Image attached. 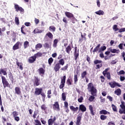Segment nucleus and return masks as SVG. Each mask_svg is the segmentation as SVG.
I'll return each instance as SVG.
<instances>
[{
    "mask_svg": "<svg viewBox=\"0 0 125 125\" xmlns=\"http://www.w3.org/2000/svg\"><path fill=\"white\" fill-rule=\"evenodd\" d=\"M72 50V46L71 45H69L67 47H65V51L66 53L68 54H70V51Z\"/></svg>",
    "mask_w": 125,
    "mask_h": 125,
    "instance_id": "nucleus-21",
    "label": "nucleus"
},
{
    "mask_svg": "<svg viewBox=\"0 0 125 125\" xmlns=\"http://www.w3.org/2000/svg\"><path fill=\"white\" fill-rule=\"evenodd\" d=\"M53 58H52V57L50 58L48 60V64L50 66H51V64H52V63H53Z\"/></svg>",
    "mask_w": 125,
    "mask_h": 125,
    "instance_id": "nucleus-40",
    "label": "nucleus"
},
{
    "mask_svg": "<svg viewBox=\"0 0 125 125\" xmlns=\"http://www.w3.org/2000/svg\"><path fill=\"white\" fill-rule=\"evenodd\" d=\"M119 33H123V32H125V28L119 29Z\"/></svg>",
    "mask_w": 125,
    "mask_h": 125,
    "instance_id": "nucleus-64",
    "label": "nucleus"
},
{
    "mask_svg": "<svg viewBox=\"0 0 125 125\" xmlns=\"http://www.w3.org/2000/svg\"><path fill=\"white\" fill-rule=\"evenodd\" d=\"M107 47L106 46H101V49L99 51V52H101V51H104V50H106Z\"/></svg>",
    "mask_w": 125,
    "mask_h": 125,
    "instance_id": "nucleus-49",
    "label": "nucleus"
},
{
    "mask_svg": "<svg viewBox=\"0 0 125 125\" xmlns=\"http://www.w3.org/2000/svg\"><path fill=\"white\" fill-rule=\"evenodd\" d=\"M74 83L76 84L77 83V82L79 81V79H78V75L77 74L74 75Z\"/></svg>",
    "mask_w": 125,
    "mask_h": 125,
    "instance_id": "nucleus-47",
    "label": "nucleus"
},
{
    "mask_svg": "<svg viewBox=\"0 0 125 125\" xmlns=\"http://www.w3.org/2000/svg\"><path fill=\"white\" fill-rule=\"evenodd\" d=\"M19 45H22V42H17L16 44L13 46V50H16L17 49H19Z\"/></svg>",
    "mask_w": 125,
    "mask_h": 125,
    "instance_id": "nucleus-13",
    "label": "nucleus"
},
{
    "mask_svg": "<svg viewBox=\"0 0 125 125\" xmlns=\"http://www.w3.org/2000/svg\"><path fill=\"white\" fill-rule=\"evenodd\" d=\"M42 88H36L35 91L34 92V94L38 96L39 95H41L42 93Z\"/></svg>",
    "mask_w": 125,
    "mask_h": 125,
    "instance_id": "nucleus-11",
    "label": "nucleus"
},
{
    "mask_svg": "<svg viewBox=\"0 0 125 125\" xmlns=\"http://www.w3.org/2000/svg\"><path fill=\"white\" fill-rule=\"evenodd\" d=\"M43 46L45 48H49L50 47V45H49L48 43H45Z\"/></svg>",
    "mask_w": 125,
    "mask_h": 125,
    "instance_id": "nucleus-62",
    "label": "nucleus"
},
{
    "mask_svg": "<svg viewBox=\"0 0 125 125\" xmlns=\"http://www.w3.org/2000/svg\"><path fill=\"white\" fill-rule=\"evenodd\" d=\"M1 74H3L4 76H6V75H7V72H6V71L4 70L3 69H1L0 70V75H1Z\"/></svg>",
    "mask_w": 125,
    "mask_h": 125,
    "instance_id": "nucleus-37",
    "label": "nucleus"
},
{
    "mask_svg": "<svg viewBox=\"0 0 125 125\" xmlns=\"http://www.w3.org/2000/svg\"><path fill=\"white\" fill-rule=\"evenodd\" d=\"M83 115L82 114L79 115L77 118H76V125H82V116Z\"/></svg>",
    "mask_w": 125,
    "mask_h": 125,
    "instance_id": "nucleus-12",
    "label": "nucleus"
},
{
    "mask_svg": "<svg viewBox=\"0 0 125 125\" xmlns=\"http://www.w3.org/2000/svg\"><path fill=\"white\" fill-rule=\"evenodd\" d=\"M95 13L97 14V15H103L104 14V11L101 10H99V11L95 12Z\"/></svg>",
    "mask_w": 125,
    "mask_h": 125,
    "instance_id": "nucleus-31",
    "label": "nucleus"
},
{
    "mask_svg": "<svg viewBox=\"0 0 125 125\" xmlns=\"http://www.w3.org/2000/svg\"><path fill=\"white\" fill-rule=\"evenodd\" d=\"M66 83V76L64 75L61 78V84L59 86L60 89H62L64 90L63 87L65 86V83Z\"/></svg>",
    "mask_w": 125,
    "mask_h": 125,
    "instance_id": "nucleus-3",
    "label": "nucleus"
},
{
    "mask_svg": "<svg viewBox=\"0 0 125 125\" xmlns=\"http://www.w3.org/2000/svg\"><path fill=\"white\" fill-rule=\"evenodd\" d=\"M38 71L40 75H44V73H45V69L41 67L38 69Z\"/></svg>",
    "mask_w": 125,
    "mask_h": 125,
    "instance_id": "nucleus-26",
    "label": "nucleus"
},
{
    "mask_svg": "<svg viewBox=\"0 0 125 125\" xmlns=\"http://www.w3.org/2000/svg\"><path fill=\"white\" fill-rule=\"evenodd\" d=\"M29 42L25 41L24 42L23 46H24V49H26V48H27V47H28V46H29Z\"/></svg>",
    "mask_w": 125,
    "mask_h": 125,
    "instance_id": "nucleus-38",
    "label": "nucleus"
},
{
    "mask_svg": "<svg viewBox=\"0 0 125 125\" xmlns=\"http://www.w3.org/2000/svg\"><path fill=\"white\" fill-rule=\"evenodd\" d=\"M34 56L36 58L37 57H42V53H41L40 52H38L37 53L35 54Z\"/></svg>",
    "mask_w": 125,
    "mask_h": 125,
    "instance_id": "nucleus-35",
    "label": "nucleus"
},
{
    "mask_svg": "<svg viewBox=\"0 0 125 125\" xmlns=\"http://www.w3.org/2000/svg\"><path fill=\"white\" fill-rule=\"evenodd\" d=\"M89 110L92 116H94V115H95V110H93V106H92V105H89Z\"/></svg>",
    "mask_w": 125,
    "mask_h": 125,
    "instance_id": "nucleus-17",
    "label": "nucleus"
},
{
    "mask_svg": "<svg viewBox=\"0 0 125 125\" xmlns=\"http://www.w3.org/2000/svg\"><path fill=\"white\" fill-rule=\"evenodd\" d=\"M17 61L16 62V64L18 66V67H19L20 68V69L21 70V71H22L23 70V63L22 62H18V60H17Z\"/></svg>",
    "mask_w": 125,
    "mask_h": 125,
    "instance_id": "nucleus-22",
    "label": "nucleus"
},
{
    "mask_svg": "<svg viewBox=\"0 0 125 125\" xmlns=\"http://www.w3.org/2000/svg\"><path fill=\"white\" fill-rule=\"evenodd\" d=\"M115 94H116V95L119 96L122 94V90L121 89L118 88L115 91H114Z\"/></svg>",
    "mask_w": 125,
    "mask_h": 125,
    "instance_id": "nucleus-30",
    "label": "nucleus"
},
{
    "mask_svg": "<svg viewBox=\"0 0 125 125\" xmlns=\"http://www.w3.org/2000/svg\"><path fill=\"white\" fill-rule=\"evenodd\" d=\"M111 107H112V110L114 111V112H118V110L117 109V106L116 105H114V104H112L111 105Z\"/></svg>",
    "mask_w": 125,
    "mask_h": 125,
    "instance_id": "nucleus-54",
    "label": "nucleus"
},
{
    "mask_svg": "<svg viewBox=\"0 0 125 125\" xmlns=\"http://www.w3.org/2000/svg\"><path fill=\"white\" fill-rule=\"evenodd\" d=\"M79 110L82 112H85L86 111V107L83 104H80L79 105Z\"/></svg>",
    "mask_w": 125,
    "mask_h": 125,
    "instance_id": "nucleus-20",
    "label": "nucleus"
},
{
    "mask_svg": "<svg viewBox=\"0 0 125 125\" xmlns=\"http://www.w3.org/2000/svg\"><path fill=\"white\" fill-rule=\"evenodd\" d=\"M41 109H42V110L44 111V112H45L47 110V107H46V105H45L44 104H43L42 105Z\"/></svg>",
    "mask_w": 125,
    "mask_h": 125,
    "instance_id": "nucleus-39",
    "label": "nucleus"
},
{
    "mask_svg": "<svg viewBox=\"0 0 125 125\" xmlns=\"http://www.w3.org/2000/svg\"><path fill=\"white\" fill-rule=\"evenodd\" d=\"M87 89L88 90H90L91 92V95H93V96H97V89L95 88L94 86L93 85V83H90L87 84Z\"/></svg>",
    "mask_w": 125,
    "mask_h": 125,
    "instance_id": "nucleus-1",
    "label": "nucleus"
},
{
    "mask_svg": "<svg viewBox=\"0 0 125 125\" xmlns=\"http://www.w3.org/2000/svg\"><path fill=\"white\" fill-rule=\"evenodd\" d=\"M58 64H59V65H62V66H63L65 64V61L63 59H61L59 61V62Z\"/></svg>",
    "mask_w": 125,
    "mask_h": 125,
    "instance_id": "nucleus-32",
    "label": "nucleus"
},
{
    "mask_svg": "<svg viewBox=\"0 0 125 125\" xmlns=\"http://www.w3.org/2000/svg\"><path fill=\"white\" fill-rule=\"evenodd\" d=\"M34 22L36 25H38L40 23V20L37 18H35Z\"/></svg>",
    "mask_w": 125,
    "mask_h": 125,
    "instance_id": "nucleus-63",
    "label": "nucleus"
},
{
    "mask_svg": "<svg viewBox=\"0 0 125 125\" xmlns=\"http://www.w3.org/2000/svg\"><path fill=\"white\" fill-rule=\"evenodd\" d=\"M46 36L48 37L49 39H50L51 40H52L53 39V35L51 32H49L46 34Z\"/></svg>",
    "mask_w": 125,
    "mask_h": 125,
    "instance_id": "nucleus-36",
    "label": "nucleus"
},
{
    "mask_svg": "<svg viewBox=\"0 0 125 125\" xmlns=\"http://www.w3.org/2000/svg\"><path fill=\"white\" fill-rule=\"evenodd\" d=\"M15 22L16 25H19L20 24V22H19V18L16 17L15 19Z\"/></svg>",
    "mask_w": 125,
    "mask_h": 125,
    "instance_id": "nucleus-45",
    "label": "nucleus"
},
{
    "mask_svg": "<svg viewBox=\"0 0 125 125\" xmlns=\"http://www.w3.org/2000/svg\"><path fill=\"white\" fill-rule=\"evenodd\" d=\"M113 29L115 32H117V31H119V28H118V25L116 24H114L113 26Z\"/></svg>",
    "mask_w": 125,
    "mask_h": 125,
    "instance_id": "nucleus-55",
    "label": "nucleus"
},
{
    "mask_svg": "<svg viewBox=\"0 0 125 125\" xmlns=\"http://www.w3.org/2000/svg\"><path fill=\"white\" fill-rule=\"evenodd\" d=\"M66 93H62V98L63 100V101H65L66 100Z\"/></svg>",
    "mask_w": 125,
    "mask_h": 125,
    "instance_id": "nucleus-48",
    "label": "nucleus"
},
{
    "mask_svg": "<svg viewBox=\"0 0 125 125\" xmlns=\"http://www.w3.org/2000/svg\"><path fill=\"white\" fill-rule=\"evenodd\" d=\"M109 70H110V68L108 67L103 72V74L104 76H106V74L108 73V71H109Z\"/></svg>",
    "mask_w": 125,
    "mask_h": 125,
    "instance_id": "nucleus-52",
    "label": "nucleus"
},
{
    "mask_svg": "<svg viewBox=\"0 0 125 125\" xmlns=\"http://www.w3.org/2000/svg\"><path fill=\"white\" fill-rule=\"evenodd\" d=\"M12 114L14 118L15 117H17V116H18V112L17 111H13Z\"/></svg>",
    "mask_w": 125,
    "mask_h": 125,
    "instance_id": "nucleus-60",
    "label": "nucleus"
},
{
    "mask_svg": "<svg viewBox=\"0 0 125 125\" xmlns=\"http://www.w3.org/2000/svg\"><path fill=\"white\" fill-rule=\"evenodd\" d=\"M60 68H61V66H60V64H59V63H57L55 64L54 67V70L56 72H58V71L60 70Z\"/></svg>",
    "mask_w": 125,
    "mask_h": 125,
    "instance_id": "nucleus-19",
    "label": "nucleus"
},
{
    "mask_svg": "<svg viewBox=\"0 0 125 125\" xmlns=\"http://www.w3.org/2000/svg\"><path fill=\"white\" fill-rule=\"evenodd\" d=\"M8 76L9 77V80L13 83V82L14 81V77H13V74H12V73L11 72H9L8 73Z\"/></svg>",
    "mask_w": 125,
    "mask_h": 125,
    "instance_id": "nucleus-25",
    "label": "nucleus"
},
{
    "mask_svg": "<svg viewBox=\"0 0 125 125\" xmlns=\"http://www.w3.org/2000/svg\"><path fill=\"white\" fill-rule=\"evenodd\" d=\"M79 55L80 54H79V49H78V47L75 46L74 47V58L75 61L78 59Z\"/></svg>",
    "mask_w": 125,
    "mask_h": 125,
    "instance_id": "nucleus-10",
    "label": "nucleus"
},
{
    "mask_svg": "<svg viewBox=\"0 0 125 125\" xmlns=\"http://www.w3.org/2000/svg\"><path fill=\"white\" fill-rule=\"evenodd\" d=\"M94 64L96 65V69H100L102 67V61L99 60H96L94 61Z\"/></svg>",
    "mask_w": 125,
    "mask_h": 125,
    "instance_id": "nucleus-5",
    "label": "nucleus"
},
{
    "mask_svg": "<svg viewBox=\"0 0 125 125\" xmlns=\"http://www.w3.org/2000/svg\"><path fill=\"white\" fill-rule=\"evenodd\" d=\"M107 80H111V73L110 72H108L105 74V75Z\"/></svg>",
    "mask_w": 125,
    "mask_h": 125,
    "instance_id": "nucleus-46",
    "label": "nucleus"
},
{
    "mask_svg": "<svg viewBox=\"0 0 125 125\" xmlns=\"http://www.w3.org/2000/svg\"><path fill=\"white\" fill-rule=\"evenodd\" d=\"M69 108L70 110H72L73 111V112H77L79 110V107L78 106L74 107V106L71 105L69 106Z\"/></svg>",
    "mask_w": 125,
    "mask_h": 125,
    "instance_id": "nucleus-28",
    "label": "nucleus"
},
{
    "mask_svg": "<svg viewBox=\"0 0 125 125\" xmlns=\"http://www.w3.org/2000/svg\"><path fill=\"white\" fill-rule=\"evenodd\" d=\"M83 100V96H81L80 98L78 99V101L80 103H82Z\"/></svg>",
    "mask_w": 125,
    "mask_h": 125,
    "instance_id": "nucleus-61",
    "label": "nucleus"
},
{
    "mask_svg": "<svg viewBox=\"0 0 125 125\" xmlns=\"http://www.w3.org/2000/svg\"><path fill=\"white\" fill-rule=\"evenodd\" d=\"M36 59H37V58H35L34 56H31V57H29V58L28 60V62L30 64H32V63H34L35 62V61H36Z\"/></svg>",
    "mask_w": 125,
    "mask_h": 125,
    "instance_id": "nucleus-15",
    "label": "nucleus"
},
{
    "mask_svg": "<svg viewBox=\"0 0 125 125\" xmlns=\"http://www.w3.org/2000/svg\"><path fill=\"white\" fill-rule=\"evenodd\" d=\"M37 116H38V111H35L33 115V119H36Z\"/></svg>",
    "mask_w": 125,
    "mask_h": 125,
    "instance_id": "nucleus-59",
    "label": "nucleus"
},
{
    "mask_svg": "<svg viewBox=\"0 0 125 125\" xmlns=\"http://www.w3.org/2000/svg\"><path fill=\"white\" fill-rule=\"evenodd\" d=\"M110 113L107 111V110L105 109H103L101 111H100V115H110Z\"/></svg>",
    "mask_w": 125,
    "mask_h": 125,
    "instance_id": "nucleus-24",
    "label": "nucleus"
},
{
    "mask_svg": "<svg viewBox=\"0 0 125 125\" xmlns=\"http://www.w3.org/2000/svg\"><path fill=\"white\" fill-rule=\"evenodd\" d=\"M87 75V72L86 71H83L81 73V78L82 79H84V78H86V76Z\"/></svg>",
    "mask_w": 125,
    "mask_h": 125,
    "instance_id": "nucleus-34",
    "label": "nucleus"
},
{
    "mask_svg": "<svg viewBox=\"0 0 125 125\" xmlns=\"http://www.w3.org/2000/svg\"><path fill=\"white\" fill-rule=\"evenodd\" d=\"M100 119L102 121H105L107 119V116L104 115H101L100 116Z\"/></svg>",
    "mask_w": 125,
    "mask_h": 125,
    "instance_id": "nucleus-50",
    "label": "nucleus"
},
{
    "mask_svg": "<svg viewBox=\"0 0 125 125\" xmlns=\"http://www.w3.org/2000/svg\"><path fill=\"white\" fill-rule=\"evenodd\" d=\"M72 83H73V80H71L70 79H68L66 81L67 85H72Z\"/></svg>",
    "mask_w": 125,
    "mask_h": 125,
    "instance_id": "nucleus-42",
    "label": "nucleus"
},
{
    "mask_svg": "<svg viewBox=\"0 0 125 125\" xmlns=\"http://www.w3.org/2000/svg\"><path fill=\"white\" fill-rule=\"evenodd\" d=\"M108 50H110V52L111 53H117L119 54L120 53V50L119 49H112V47H110L108 48Z\"/></svg>",
    "mask_w": 125,
    "mask_h": 125,
    "instance_id": "nucleus-18",
    "label": "nucleus"
},
{
    "mask_svg": "<svg viewBox=\"0 0 125 125\" xmlns=\"http://www.w3.org/2000/svg\"><path fill=\"white\" fill-rule=\"evenodd\" d=\"M53 109L55 111H58V112L60 111V106L59 105V103H58V102H55L54 104H53Z\"/></svg>",
    "mask_w": 125,
    "mask_h": 125,
    "instance_id": "nucleus-9",
    "label": "nucleus"
},
{
    "mask_svg": "<svg viewBox=\"0 0 125 125\" xmlns=\"http://www.w3.org/2000/svg\"><path fill=\"white\" fill-rule=\"evenodd\" d=\"M108 84L111 88H115L116 86H118V87H121V86H122V85H120L118 83L115 81L108 83Z\"/></svg>",
    "mask_w": 125,
    "mask_h": 125,
    "instance_id": "nucleus-7",
    "label": "nucleus"
},
{
    "mask_svg": "<svg viewBox=\"0 0 125 125\" xmlns=\"http://www.w3.org/2000/svg\"><path fill=\"white\" fill-rule=\"evenodd\" d=\"M100 46H101V44H98V45L97 46L95 47V48L93 50V52L94 54V53H95V52H97V51H98V50H99V48H100Z\"/></svg>",
    "mask_w": 125,
    "mask_h": 125,
    "instance_id": "nucleus-27",
    "label": "nucleus"
},
{
    "mask_svg": "<svg viewBox=\"0 0 125 125\" xmlns=\"http://www.w3.org/2000/svg\"><path fill=\"white\" fill-rule=\"evenodd\" d=\"M96 96H93L91 95L89 97L88 100L90 101V102H92L95 99V97Z\"/></svg>",
    "mask_w": 125,
    "mask_h": 125,
    "instance_id": "nucleus-43",
    "label": "nucleus"
},
{
    "mask_svg": "<svg viewBox=\"0 0 125 125\" xmlns=\"http://www.w3.org/2000/svg\"><path fill=\"white\" fill-rule=\"evenodd\" d=\"M49 31H52V32H55L56 30V27L54 26H50L49 27Z\"/></svg>",
    "mask_w": 125,
    "mask_h": 125,
    "instance_id": "nucleus-41",
    "label": "nucleus"
},
{
    "mask_svg": "<svg viewBox=\"0 0 125 125\" xmlns=\"http://www.w3.org/2000/svg\"><path fill=\"white\" fill-rule=\"evenodd\" d=\"M15 91L16 94H18V95H20L21 94V90H20V87H16L15 88Z\"/></svg>",
    "mask_w": 125,
    "mask_h": 125,
    "instance_id": "nucleus-23",
    "label": "nucleus"
},
{
    "mask_svg": "<svg viewBox=\"0 0 125 125\" xmlns=\"http://www.w3.org/2000/svg\"><path fill=\"white\" fill-rule=\"evenodd\" d=\"M71 22H72V23H73V24H75V23H76V22H77V19L75 18V16L72 17L71 19Z\"/></svg>",
    "mask_w": 125,
    "mask_h": 125,
    "instance_id": "nucleus-57",
    "label": "nucleus"
},
{
    "mask_svg": "<svg viewBox=\"0 0 125 125\" xmlns=\"http://www.w3.org/2000/svg\"><path fill=\"white\" fill-rule=\"evenodd\" d=\"M125 72L124 70H120L119 72H117V75L120 76V75H125Z\"/></svg>",
    "mask_w": 125,
    "mask_h": 125,
    "instance_id": "nucleus-58",
    "label": "nucleus"
},
{
    "mask_svg": "<svg viewBox=\"0 0 125 125\" xmlns=\"http://www.w3.org/2000/svg\"><path fill=\"white\" fill-rule=\"evenodd\" d=\"M56 121V117L54 116L53 119L50 118L48 120V125H53L54 124V122Z\"/></svg>",
    "mask_w": 125,
    "mask_h": 125,
    "instance_id": "nucleus-14",
    "label": "nucleus"
},
{
    "mask_svg": "<svg viewBox=\"0 0 125 125\" xmlns=\"http://www.w3.org/2000/svg\"><path fill=\"white\" fill-rule=\"evenodd\" d=\"M1 78L2 80V83L4 88H5L6 87H10V84H9V83H8V81H7V80H6V78H5V77L3 76H1Z\"/></svg>",
    "mask_w": 125,
    "mask_h": 125,
    "instance_id": "nucleus-2",
    "label": "nucleus"
},
{
    "mask_svg": "<svg viewBox=\"0 0 125 125\" xmlns=\"http://www.w3.org/2000/svg\"><path fill=\"white\" fill-rule=\"evenodd\" d=\"M26 28L25 25H22L21 28V33L23 34V35H26V33L24 32V28Z\"/></svg>",
    "mask_w": 125,
    "mask_h": 125,
    "instance_id": "nucleus-51",
    "label": "nucleus"
},
{
    "mask_svg": "<svg viewBox=\"0 0 125 125\" xmlns=\"http://www.w3.org/2000/svg\"><path fill=\"white\" fill-rule=\"evenodd\" d=\"M47 97L49 99H50L51 98V95H50V94H51V89H50V90H48L47 91Z\"/></svg>",
    "mask_w": 125,
    "mask_h": 125,
    "instance_id": "nucleus-53",
    "label": "nucleus"
},
{
    "mask_svg": "<svg viewBox=\"0 0 125 125\" xmlns=\"http://www.w3.org/2000/svg\"><path fill=\"white\" fill-rule=\"evenodd\" d=\"M65 15L66 17H67V18H69V19H71L74 17V14L69 12H65Z\"/></svg>",
    "mask_w": 125,
    "mask_h": 125,
    "instance_id": "nucleus-16",
    "label": "nucleus"
},
{
    "mask_svg": "<svg viewBox=\"0 0 125 125\" xmlns=\"http://www.w3.org/2000/svg\"><path fill=\"white\" fill-rule=\"evenodd\" d=\"M14 8L17 12H19L20 11V13H21V14H23V13L24 12V9L17 4H14Z\"/></svg>",
    "mask_w": 125,
    "mask_h": 125,
    "instance_id": "nucleus-4",
    "label": "nucleus"
},
{
    "mask_svg": "<svg viewBox=\"0 0 125 125\" xmlns=\"http://www.w3.org/2000/svg\"><path fill=\"white\" fill-rule=\"evenodd\" d=\"M120 107H121L119 110L120 114H124L125 115V104L124 102H121Z\"/></svg>",
    "mask_w": 125,
    "mask_h": 125,
    "instance_id": "nucleus-6",
    "label": "nucleus"
},
{
    "mask_svg": "<svg viewBox=\"0 0 125 125\" xmlns=\"http://www.w3.org/2000/svg\"><path fill=\"white\" fill-rule=\"evenodd\" d=\"M57 43H58V39H56L54 40V42H53V47H57Z\"/></svg>",
    "mask_w": 125,
    "mask_h": 125,
    "instance_id": "nucleus-33",
    "label": "nucleus"
},
{
    "mask_svg": "<svg viewBox=\"0 0 125 125\" xmlns=\"http://www.w3.org/2000/svg\"><path fill=\"white\" fill-rule=\"evenodd\" d=\"M69 67V65H68V64H66V65L65 66H64V67H62L61 70L62 71H67L68 70V67Z\"/></svg>",
    "mask_w": 125,
    "mask_h": 125,
    "instance_id": "nucleus-44",
    "label": "nucleus"
},
{
    "mask_svg": "<svg viewBox=\"0 0 125 125\" xmlns=\"http://www.w3.org/2000/svg\"><path fill=\"white\" fill-rule=\"evenodd\" d=\"M40 84H41V80L39 79V77L34 76L33 85L34 86H39Z\"/></svg>",
    "mask_w": 125,
    "mask_h": 125,
    "instance_id": "nucleus-8",
    "label": "nucleus"
},
{
    "mask_svg": "<svg viewBox=\"0 0 125 125\" xmlns=\"http://www.w3.org/2000/svg\"><path fill=\"white\" fill-rule=\"evenodd\" d=\"M42 45L41 43H38L35 46L36 49H38V48H42Z\"/></svg>",
    "mask_w": 125,
    "mask_h": 125,
    "instance_id": "nucleus-56",
    "label": "nucleus"
},
{
    "mask_svg": "<svg viewBox=\"0 0 125 125\" xmlns=\"http://www.w3.org/2000/svg\"><path fill=\"white\" fill-rule=\"evenodd\" d=\"M33 33L34 34H42V30H41L37 28L34 29Z\"/></svg>",
    "mask_w": 125,
    "mask_h": 125,
    "instance_id": "nucleus-29",
    "label": "nucleus"
}]
</instances>
